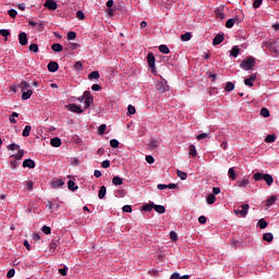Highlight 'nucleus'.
Here are the masks:
<instances>
[{
  "label": "nucleus",
  "instance_id": "f257e3e1",
  "mask_svg": "<svg viewBox=\"0 0 279 279\" xmlns=\"http://www.w3.org/2000/svg\"><path fill=\"white\" fill-rule=\"evenodd\" d=\"M253 180H255V182H260V180H265L268 186H271L274 184V177H271V174L263 172H256L253 175Z\"/></svg>",
  "mask_w": 279,
  "mask_h": 279
},
{
  "label": "nucleus",
  "instance_id": "f03ea898",
  "mask_svg": "<svg viewBox=\"0 0 279 279\" xmlns=\"http://www.w3.org/2000/svg\"><path fill=\"white\" fill-rule=\"evenodd\" d=\"M77 101L81 104L84 101V110H88V108H90V104H93V95H90V92L86 90L81 97L77 98Z\"/></svg>",
  "mask_w": 279,
  "mask_h": 279
},
{
  "label": "nucleus",
  "instance_id": "7ed1b4c3",
  "mask_svg": "<svg viewBox=\"0 0 279 279\" xmlns=\"http://www.w3.org/2000/svg\"><path fill=\"white\" fill-rule=\"evenodd\" d=\"M256 66V59L254 57H248L247 59H244L240 68L243 69V71H252Z\"/></svg>",
  "mask_w": 279,
  "mask_h": 279
},
{
  "label": "nucleus",
  "instance_id": "20e7f679",
  "mask_svg": "<svg viewBox=\"0 0 279 279\" xmlns=\"http://www.w3.org/2000/svg\"><path fill=\"white\" fill-rule=\"evenodd\" d=\"M233 213L235 215H240V217H247V213H250V205L243 204L241 205V209H234Z\"/></svg>",
  "mask_w": 279,
  "mask_h": 279
},
{
  "label": "nucleus",
  "instance_id": "39448f33",
  "mask_svg": "<svg viewBox=\"0 0 279 279\" xmlns=\"http://www.w3.org/2000/svg\"><path fill=\"white\" fill-rule=\"evenodd\" d=\"M216 17L219 19V21H223L226 19V7L220 5L215 10Z\"/></svg>",
  "mask_w": 279,
  "mask_h": 279
},
{
  "label": "nucleus",
  "instance_id": "423d86ee",
  "mask_svg": "<svg viewBox=\"0 0 279 279\" xmlns=\"http://www.w3.org/2000/svg\"><path fill=\"white\" fill-rule=\"evenodd\" d=\"M66 108L70 112H75L76 114H82V112H84V110L82 109V106L80 105L70 104L66 106Z\"/></svg>",
  "mask_w": 279,
  "mask_h": 279
},
{
  "label": "nucleus",
  "instance_id": "0eeeda50",
  "mask_svg": "<svg viewBox=\"0 0 279 279\" xmlns=\"http://www.w3.org/2000/svg\"><path fill=\"white\" fill-rule=\"evenodd\" d=\"M156 88L157 90H160V93H167V90H169V85H167L166 81H157Z\"/></svg>",
  "mask_w": 279,
  "mask_h": 279
},
{
  "label": "nucleus",
  "instance_id": "6e6552de",
  "mask_svg": "<svg viewBox=\"0 0 279 279\" xmlns=\"http://www.w3.org/2000/svg\"><path fill=\"white\" fill-rule=\"evenodd\" d=\"M250 185V179L243 178L235 182V186H239L240 189H247Z\"/></svg>",
  "mask_w": 279,
  "mask_h": 279
},
{
  "label": "nucleus",
  "instance_id": "1a4fd4ad",
  "mask_svg": "<svg viewBox=\"0 0 279 279\" xmlns=\"http://www.w3.org/2000/svg\"><path fill=\"white\" fill-rule=\"evenodd\" d=\"M23 168L24 169H36V161L33 159H25L23 161Z\"/></svg>",
  "mask_w": 279,
  "mask_h": 279
},
{
  "label": "nucleus",
  "instance_id": "9d476101",
  "mask_svg": "<svg viewBox=\"0 0 279 279\" xmlns=\"http://www.w3.org/2000/svg\"><path fill=\"white\" fill-rule=\"evenodd\" d=\"M147 63L150 69H156V57H154V53L147 54Z\"/></svg>",
  "mask_w": 279,
  "mask_h": 279
},
{
  "label": "nucleus",
  "instance_id": "9b49d317",
  "mask_svg": "<svg viewBox=\"0 0 279 279\" xmlns=\"http://www.w3.org/2000/svg\"><path fill=\"white\" fill-rule=\"evenodd\" d=\"M48 10H58V3L54 0H47L44 4Z\"/></svg>",
  "mask_w": 279,
  "mask_h": 279
},
{
  "label": "nucleus",
  "instance_id": "f8f14e48",
  "mask_svg": "<svg viewBox=\"0 0 279 279\" xmlns=\"http://www.w3.org/2000/svg\"><path fill=\"white\" fill-rule=\"evenodd\" d=\"M157 189H158V191H165L166 189H178V184H175V183H170V184H158L157 185Z\"/></svg>",
  "mask_w": 279,
  "mask_h": 279
},
{
  "label": "nucleus",
  "instance_id": "ddd939ff",
  "mask_svg": "<svg viewBox=\"0 0 279 279\" xmlns=\"http://www.w3.org/2000/svg\"><path fill=\"white\" fill-rule=\"evenodd\" d=\"M58 69H60V66L58 65V62L51 61L48 63V71L50 73H56V71H58Z\"/></svg>",
  "mask_w": 279,
  "mask_h": 279
},
{
  "label": "nucleus",
  "instance_id": "4468645a",
  "mask_svg": "<svg viewBox=\"0 0 279 279\" xmlns=\"http://www.w3.org/2000/svg\"><path fill=\"white\" fill-rule=\"evenodd\" d=\"M255 81H256V74H252L248 78L244 80V84L245 86H250V88H252V86H254Z\"/></svg>",
  "mask_w": 279,
  "mask_h": 279
},
{
  "label": "nucleus",
  "instance_id": "2eb2a0df",
  "mask_svg": "<svg viewBox=\"0 0 279 279\" xmlns=\"http://www.w3.org/2000/svg\"><path fill=\"white\" fill-rule=\"evenodd\" d=\"M23 156H25V150L19 149L16 154L10 156V158H14L15 160H23Z\"/></svg>",
  "mask_w": 279,
  "mask_h": 279
},
{
  "label": "nucleus",
  "instance_id": "dca6fc26",
  "mask_svg": "<svg viewBox=\"0 0 279 279\" xmlns=\"http://www.w3.org/2000/svg\"><path fill=\"white\" fill-rule=\"evenodd\" d=\"M19 40H20V45L25 47V45H27V34L26 33H20Z\"/></svg>",
  "mask_w": 279,
  "mask_h": 279
},
{
  "label": "nucleus",
  "instance_id": "f3484780",
  "mask_svg": "<svg viewBox=\"0 0 279 279\" xmlns=\"http://www.w3.org/2000/svg\"><path fill=\"white\" fill-rule=\"evenodd\" d=\"M64 184V181L62 179H57L51 182V187L52 189H60Z\"/></svg>",
  "mask_w": 279,
  "mask_h": 279
},
{
  "label": "nucleus",
  "instance_id": "a211bd4d",
  "mask_svg": "<svg viewBox=\"0 0 279 279\" xmlns=\"http://www.w3.org/2000/svg\"><path fill=\"white\" fill-rule=\"evenodd\" d=\"M189 154L192 158H197V148L193 144L189 146Z\"/></svg>",
  "mask_w": 279,
  "mask_h": 279
},
{
  "label": "nucleus",
  "instance_id": "6ab92c4d",
  "mask_svg": "<svg viewBox=\"0 0 279 279\" xmlns=\"http://www.w3.org/2000/svg\"><path fill=\"white\" fill-rule=\"evenodd\" d=\"M50 145L52 147H60V145H62V140H60V137H53L50 141Z\"/></svg>",
  "mask_w": 279,
  "mask_h": 279
},
{
  "label": "nucleus",
  "instance_id": "aec40b11",
  "mask_svg": "<svg viewBox=\"0 0 279 279\" xmlns=\"http://www.w3.org/2000/svg\"><path fill=\"white\" fill-rule=\"evenodd\" d=\"M154 210H156L158 215H165V213H167V208L162 205H155Z\"/></svg>",
  "mask_w": 279,
  "mask_h": 279
},
{
  "label": "nucleus",
  "instance_id": "412c9836",
  "mask_svg": "<svg viewBox=\"0 0 279 279\" xmlns=\"http://www.w3.org/2000/svg\"><path fill=\"white\" fill-rule=\"evenodd\" d=\"M32 95H34V92L32 89H28L26 92H22L23 101H27V99H29V97H32Z\"/></svg>",
  "mask_w": 279,
  "mask_h": 279
},
{
  "label": "nucleus",
  "instance_id": "4be33fe9",
  "mask_svg": "<svg viewBox=\"0 0 279 279\" xmlns=\"http://www.w3.org/2000/svg\"><path fill=\"white\" fill-rule=\"evenodd\" d=\"M156 204L154 203H149V204H145L142 207V210H145V213H151V210H154Z\"/></svg>",
  "mask_w": 279,
  "mask_h": 279
},
{
  "label": "nucleus",
  "instance_id": "5701e85b",
  "mask_svg": "<svg viewBox=\"0 0 279 279\" xmlns=\"http://www.w3.org/2000/svg\"><path fill=\"white\" fill-rule=\"evenodd\" d=\"M278 199V197L276 196H270L267 201H266V206L267 208H270V206H274L276 204V201Z\"/></svg>",
  "mask_w": 279,
  "mask_h": 279
},
{
  "label": "nucleus",
  "instance_id": "b1692460",
  "mask_svg": "<svg viewBox=\"0 0 279 279\" xmlns=\"http://www.w3.org/2000/svg\"><path fill=\"white\" fill-rule=\"evenodd\" d=\"M263 240L267 241V243H271V241H274V234L271 232L264 233Z\"/></svg>",
  "mask_w": 279,
  "mask_h": 279
},
{
  "label": "nucleus",
  "instance_id": "393cba45",
  "mask_svg": "<svg viewBox=\"0 0 279 279\" xmlns=\"http://www.w3.org/2000/svg\"><path fill=\"white\" fill-rule=\"evenodd\" d=\"M228 177H229V180H236V171L234 170V168L229 169Z\"/></svg>",
  "mask_w": 279,
  "mask_h": 279
},
{
  "label": "nucleus",
  "instance_id": "a878e982",
  "mask_svg": "<svg viewBox=\"0 0 279 279\" xmlns=\"http://www.w3.org/2000/svg\"><path fill=\"white\" fill-rule=\"evenodd\" d=\"M7 148L9 149V151H19V149H21V146L19 144L12 143L7 146Z\"/></svg>",
  "mask_w": 279,
  "mask_h": 279
},
{
  "label": "nucleus",
  "instance_id": "bb28decb",
  "mask_svg": "<svg viewBox=\"0 0 279 279\" xmlns=\"http://www.w3.org/2000/svg\"><path fill=\"white\" fill-rule=\"evenodd\" d=\"M223 40V35H217L214 40H213V45L217 46V45H221Z\"/></svg>",
  "mask_w": 279,
  "mask_h": 279
},
{
  "label": "nucleus",
  "instance_id": "cd10ccee",
  "mask_svg": "<svg viewBox=\"0 0 279 279\" xmlns=\"http://www.w3.org/2000/svg\"><path fill=\"white\" fill-rule=\"evenodd\" d=\"M106 193H107L106 186L105 185L100 186L99 192H98L99 199H104V197H106Z\"/></svg>",
  "mask_w": 279,
  "mask_h": 279
},
{
  "label": "nucleus",
  "instance_id": "c85d7f7f",
  "mask_svg": "<svg viewBox=\"0 0 279 279\" xmlns=\"http://www.w3.org/2000/svg\"><path fill=\"white\" fill-rule=\"evenodd\" d=\"M112 184H114V186H121V184H123V179L120 177H113Z\"/></svg>",
  "mask_w": 279,
  "mask_h": 279
},
{
  "label": "nucleus",
  "instance_id": "c756f323",
  "mask_svg": "<svg viewBox=\"0 0 279 279\" xmlns=\"http://www.w3.org/2000/svg\"><path fill=\"white\" fill-rule=\"evenodd\" d=\"M68 189H69V191H77V185H75V181H73V180H70L69 182H68Z\"/></svg>",
  "mask_w": 279,
  "mask_h": 279
},
{
  "label": "nucleus",
  "instance_id": "7c9ffc66",
  "mask_svg": "<svg viewBox=\"0 0 279 279\" xmlns=\"http://www.w3.org/2000/svg\"><path fill=\"white\" fill-rule=\"evenodd\" d=\"M51 49H52V51H54L56 53H60V51H62L63 47H62V45H60V44H53V45L51 46Z\"/></svg>",
  "mask_w": 279,
  "mask_h": 279
},
{
  "label": "nucleus",
  "instance_id": "2f4dec72",
  "mask_svg": "<svg viewBox=\"0 0 279 279\" xmlns=\"http://www.w3.org/2000/svg\"><path fill=\"white\" fill-rule=\"evenodd\" d=\"M216 201H217V197H215V194H209V195L206 197V202H207V204H209V205L215 204Z\"/></svg>",
  "mask_w": 279,
  "mask_h": 279
},
{
  "label": "nucleus",
  "instance_id": "473e14b6",
  "mask_svg": "<svg viewBox=\"0 0 279 279\" xmlns=\"http://www.w3.org/2000/svg\"><path fill=\"white\" fill-rule=\"evenodd\" d=\"M239 46H234L231 50H230V56H232L233 58H238L239 57Z\"/></svg>",
  "mask_w": 279,
  "mask_h": 279
},
{
  "label": "nucleus",
  "instance_id": "72a5a7b5",
  "mask_svg": "<svg viewBox=\"0 0 279 279\" xmlns=\"http://www.w3.org/2000/svg\"><path fill=\"white\" fill-rule=\"evenodd\" d=\"M191 38H192L191 33H185V34L181 35L182 43H189V40H191Z\"/></svg>",
  "mask_w": 279,
  "mask_h": 279
},
{
  "label": "nucleus",
  "instance_id": "f704fd0d",
  "mask_svg": "<svg viewBox=\"0 0 279 279\" xmlns=\"http://www.w3.org/2000/svg\"><path fill=\"white\" fill-rule=\"evenodd\" d=\"M19 119V113L17 112H13L10 117H9V121L10 123H17V120Z\"/></svg>",
  "mask_w": 279,
  "mask_h": 279
},
{
  "label": "nucleus",
  "instance_id": "c9c22d12",
  "mask_svg": "<svg viewBox=\"0 0 279 279\" xmlns=\"http://www.w3.org/2000/svg\"><path fill=\"white\" fill-rule=\"evenodd\" d=\"M31 132H32V126L26 125L23 130L22 136L27 137V136H29Z\"/></svg>",
  "mask_w": 279,
  "mask_h": 279
},
{
  "label": "nucleus",
  "instance_id": "e433bc0d",
  "mask_svg": "<svg viewBox=\"0 0 279 279\" xmlns=\"http://www.w3.org/2000/svg\"><path fill=\"white\" fill-rule=\"evenodd\" d=\"M233 88H234V83L228 82V83L226 84L225 90H226L227 93H232V89H233Z\"/></svg>",
  "mask_w": 279,
  "mask_h": 279
},
{
  "label": "nucleus",
  "instance_id": "4c0bfd02",
  "mask_svg": "<svg viewBox=\"0 0 279 279\" xmlns=\"http://www.w3.org/2000/svg\"><path fill=\"white\" fill-rule=\"evenodd\" d=\"M265 142L266 143H276V135H274V134L267 135L265 138Z\"/></svg>",
  "mask_w": 279,
  "mask_h": 279
},
{
  "label": "nucleus",
  "instance_id": "58836bf2",
  "mask_svg": "<svg viewBox=\"0 0 279 279\" xmlns=\"http://www.w3.org/2000/svg\"><path fill=\"white\" fill-rule=\"evenodd\" d=\"M204 138H210V134L208 133H201L196 136L197 141H204Z\"/></svg>",
  "mask_w": 279,
  "mask_h": 279
},
{
  "label": "nucleus",
  "instance_id": "ea45409f",
  "mask_svg": "<svg viewBox=\"0 0 279 279\" xmlns=\"http://www.w3.org/2000/svg\"><path fill=\"white\" fill-rule=\"evenodd\" d=\"M88 77H89V80H99V72L94 71V72L89 73Z\"/></svg>",
  "mask_w": 279,
  "mask_h": 279
},
{
  "label": "nucleus",
  "instance_id": "a19ab883",
  "mask_svg": "<svg viewBox=\"0 0 279 279\" xmlns=\"http://www.w3.org/2000/svg\"><path fill=\"white\" fill-rule=\"evenodd\" d=\"M159 51H160V53H169V47H167V45H160L159 46Z\"/></svg>",
  "mask_w": 279,
  "mask_h": 279
},
{
  "label": "nucleus",
  "instance_id": "79ce46f5",
  "mask_svg": "<svg viewBox=\"0 0 279 279\" xmlns=\"http://www.w3.org/2000/svg\"><path fill=\"white\" fill-rule=\"evenodd\" d=\"M177 175H178V178H180L181 180H186V178H187L186 172L181 171V170H177Z\"/></svg>",
  "mask_w": 279,
  "mask_h": 279
},
{
  "label": "nucleus",
  "instance_id": "37998d69",
  "mask_svg": "<svg viewBox=\"0 0 279 279\" xmlns=\"http://www.w3.org/2000/svg\"><path fill=\"white\" fill-rule=\"evenodd\" d=\"M258 226H259L260 230H265V228H267L268 223L265 219H259Z\"/></svg>",
  "mask_w": 279,
  "mask_h": 279
},
{
  "label": "nucleus",
  "instance_id": "c03bdc74",
  "mask_svg": "<svg viewBox=\"0 0 279 279\" xmlns=\"http://www.w3.org/2000/svg\"><path fill=\"white\" fill-rule=\"evenodd\" d=\"M19 160H20V159L11 158L10 165H11V168H12V169H16V167H19Z\"/></svg>",
  "mask_w": 279,
  "mask_h": 279
},
{
  "label": "nucleus",
  "instance_id": "a18cd8bd",
  "mask_svg": "<svg viewBox=\"0 0 279 279\" xmlns=\"http://www.w3.org/2000/svg\"><path fill=\"white\" fill-rule=\"evenodd\" d=\"M77 38V34L75 32L68 33V40H75Z\"/></svg>",
  "mask_w": 279,
  "mask_h": 279
},
{
  "label": "nucleus",
  "instance_id": "49530a36",
  "mask_svg": "<svg viewBox=\"0 0 279 279\" xmlns=\"http://www.w3.org/2000/svg\"><path fill=\"white\" fill-rule=\"evenodd\" d=\"M260 114H262V117H264L265 119H267V118L269 117V109H267V108H262Z\"/></svg>",
  "mask_w": 279,
  "mask_h": 279
},
{
  "label": "nucleus",
  "instance_id": "de8ad7c7",
  "mask_svg": "<svg viewBox=\"0 0 279 279\" xmlns=\"http://www.w3.org/2000/svg\"><path fill=\"white\" fill-rule=\"evenodd\" d=\"M128 114H136V108L132 105L128 106Z\"/></svg>",
  "mask_w": 279,
  "mask_h": 279
},
{
  "label": "nucleus",
  "instance_id": "09e8293b",
  "mask_svg": "<svg viewBox=\"0 0 279 279\" xmlns=\"http://www.w3.org/2000/svg\"><path fill=\"white\" fill-rule=\"evenodd\" d=\"M0 36H3V38H5V40H8V36H10V31L0 29Z\"/></svg>",
  "mask_w": 279,
  "mask_h": 279
},
{
  "label": "nucleus",
  "instance_id": "8fccbe9b",
  "mask_svg": "<svg viewBox=\"0 0 279 279\" xmlns=\"http://www.w3.org/2000/svg\"><path fill=\"white\" fill-rule=\"evenodd\" d=\"M25 186L27 191H34V182L33 181H26Z\"/></svg>",
  "mask_w": 279,
  "mask_h": 279
},
{
  "label": "nucleus",
  "instance_id": "3c124183",
  "mask_svg": "<svg viewBox=\"0 0 279 279\" xmlns=\"http://www.w3.org/2000/svg\"><path fill=\"white\" fill-rule=\"evenodd\" d=\"M226 27H228L229 29L234 27V20L233 19H229L227 22H226Z\"/></svg>",
  "mask_w": 279,
  "mask_h": 279
},
{
  "label": "nucleus",
  "instance_id": "603ef678",
  "mask_svg": "<svg viewBox=\"0 0 279 279\" xmlns=\"http://www.w3.org/2000/svg\"><path fill=\"white\" fill-rule=\"evenodd\" d=\"M263 5V0H254L253 8L256 10Z\"/></svg>",
  "mask_w": 279,
  "mask_h": 279
},
{
  "label": "nucleus",
  "instance_id": "864d4df0",
  "mask_svg": "<svg viewBox=\"0 0 279 279\" xmlns=\"http://www.w3.org/2000/svg\"><path fill=\"white\" fill-rule=\"evenodd\" d=\"M9 16H11V19H16V14H19V12H16V10L11 9L8 11Z\"/></svg>",
  "mask_w": 279,
  "mask_h": 279
},
{
  "label": "nucleus",
  "instance_id": "5fc2aeb1",
  "mask_svg": "<svg viewBox=\"0 0 279 279\" xmlns=\"http://www.w3.org/2000/svg\"><path fill=\"white\" fill-rule=\"evenodd\" d=\"M29 51H33V53H38V45L32 44L29 46Z\"/></svg>",
  "mask_w": 279,
  "mask_h": 279
},
{
  "label": "nucleus",
  "instance_id": "6e6d98bb",
  "mask_svg": "<svg viewBox=\"0 0 279 279\" xmlns=\"http://www.w3.org/2000/svg\"><path fill=\"white\" fill-rule=\"evenodd\" d=\"M76 19H78V21H84V19H86V15H84L82 11H77Z\"/></svg>",
  "mask_w": 279,
  "mask_h": 279
},
{
  "label": "nucleus",
  "instance_id": "4d7b16f0",
  "mask_svg": "<svg viewBox=\"0 0 279 279\" xmlns=\"http://www.w3.org/2000/svg\"><path fill=\"white\" fill-rule=\"evenodd\" d=\"M28 87H29V83H27L26 81H23V82L21 83L22 92L27 90Z\"/></svg>",
  "mask_w": 279,
  "mask_h": 279
},
{
  "label": "nucleus",
  "instance_id": "13d9d810",
  "mask_svg": "<svg viewBox=\"0 0 279 279\" xmlns=\"http://www.w3.org/2000/svg\"><path fill=\"white\" fill-rule=\"evenodd\" d=\"M110 147H112L113 149H117V147H119V142L117 140H111Z\"/></svg>",
  "mask_w": 279,
  "mask_h": 279
},
{
  "label": "nucleus",
  "instance_id": "bf43d9fd",
  "mask_svg": "<svg viewBox=\"0 0 279 279\" xmlns=\"http://www.w3.org/2000/svg\"><path fill=\"white\" fill-rule=\"evenodd\" d=\"M41 232H44V234H51V228H49L48 226H44Z\"/></svg>",
  "mask_w": 279,
  "mask_h": 279
},
{
  "label": "nucleus",
  "instance_id": "052dcab7",
  "mask_svg": "<svg viewBox=\"0 0 279 279\" xmlns=\"http://www.w3.org/2000/svg\"><path fill=\"white\" fill-rule=\"evenodd\" d=\"M58 247V243L56 242H50L49 244V250L50 252H56V248Z\"/></svg>",
  "mask_w": 279,
  "mask_h": 279
},
{
  "label": "nucleus",
  "instance_id": "680f3d73",
  "mask_svg": "<svg viewBox=\"0 0 279 279\" xmlns=\"http://www.w3.org/2000/svg\"><path fill=\"white\" fill-rule=\"evenodd\" d=\"M82 66H83L82 61H76L74 64V69L76 71H82Z\"/></svg>",
  "mask_w": 279,
  "mask_h": 279
},
{
  "label": "nucleus",
  "instance_id": "e2e57ef3",
  "mask_svg": "<svg viewBox=\"0 0 279 279\" xmlns=\"http://www.w3.org/2000/svg\"><path fill=\"white\" fill-rule=\"evenodd\" d=\"M14 274H16V271L14 268H11L7 274V278H14Z\"/></svg>",
  "mask_w": 279,
  "mask_h": 279
},
{
  "label": "nucleus",
  "instance_id": "0e129e2a",
  "mask_svg": "<svg viewBox=\"0 0 279 279\" xmlns=\"http://www.w3.org/2000/svg\"><path fill=\"white\" fill-rule=\"evenodd\" d=\"M101 167H102V169H109V167H110V160H105V161H102V162H101Z\"/></svg>",
  "mask_w": 279,
  "mask_h": 279
},
{
  "label": "nucleus",
  "instance_id": "69168bd1",
  "mask_svg": "<svg viewBox=\"0 0 279 279\" xmlns=\"http://www.w3.org/2000/svg\"><path fill=\"white\" fill-rule=\"evenodd\" d=\"M170 239H171V241H178V233H175V231H171Z\"/></svg>",
  "mask_w": 279,
  "mask_h": 279
},
{
  "label": "nucleus",
  "instance_id": "338daca9",
  "mask_svg": "<svg viewBox=\"0 0 279 279\" xmlns=\"http://www.w3.org/2000/svg\"><path fill=\"white\" fill-rule=\"evenodd\" d=\"M123 213H132V207L130 205H124L122 207Z\"/></svg>",
  "mask_w": 279,
  "mask_h": 279
},
{
  "label": "nucleus",
  "instance_id": "774afa93",
  "mask_svg": "<svg viewBox=\"0 0 279 279\" xmlns=\"http://www.w3.org/2000/svg\"><path fill=\"white\" fill-rule=\"evenodd\" d=\"M106 132V124H101L99 128H98V134H104Z\"/></svg>",
  "mask_w": 279,
  "mask_h": 279
}]
</instances>
